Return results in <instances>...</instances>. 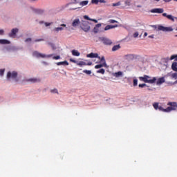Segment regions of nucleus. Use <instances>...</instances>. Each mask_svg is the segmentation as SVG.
I'll return each mask as SVG.
<instances>
[{"mask_svg":"<svg viewBox=\"0 0 177 177\" xmlns=\"http://www.w3.org/2000/svg\"><path fill=\"white\" fill-rule=\"evenodd\" d=\"M167 106H168L167 109H164L162 106H159L158 110L160 111H162L165 113H170L172 111H176L177 109V102H169L167 103Z\"/></svg>","mask_w":177,"mask_h":177,"instance_id":"1","label":"nucleus"},{"mask_svg":"<svg viewBox=\"0 0 177 177\" xmlns=\"http://www.w3.org/2000/svg\"><path fill=\"white\" fill-rule=\"evenodd\" d=\"M151 76H148L147 75H145L144 76H140L139 79L141 82H145V84H155L156 82H157V77H153L152 79H151Z\"/></svg>","mask_w":177,"mask_h":177,"instance_id":"2","label":"nucleus"},{"mask_svg":"<svg viewBox=\"0 0 177 177\" xmlns=\"http://www.w3.org/2000/svg\"><path fill=\"white\" fill-rule=\"evenodd\" d=\"M149 26L153 28L156 31H162L164 32H169L174 30L172 27H165L162 25H151Z\"/></svg>","mask_w":177,"mask_h":177,"instance_id":"3","label":"nucleus"},{"mask_svg":"<svg viewBox=\"0 0 177 177\" xmlns=\"http://www.w3.org/2000/svg\"><path fill=\"white\" fill-rule=\"evenodd\" d=\"M90 24H91L88 21L82 20L80 24V28L84 32H87L91 29Z\"/></svg>","mask_w":177,"mask_h":177,"instance_id":"4","label":"nucleus"},{"mask_svg":"<svg viewBox=\"0 0 177 177\" xmlns=\"http://www.w3.org/2000/svg\"><path fill=\"white\" fill-rule=\"evenodd\" d=\"M32 55L37 59H39V58L45 59V58H50L53 56V54H50V55H47L46 54L39 53L37 51H35V52H33Z\"/></svg>","mask_w":177,"mask_h":177,"instance_id":"5","label":"nucleus"},{"mask_svg":"<svg viewBox=\"0 0 177 177\" xmlns=\"http://www.w3.org/2000/svg\"><path fill=\"white\" fill-rule=\"evenodd\" d=\"M28 82L30 84H36V82H41V79L39 78H36V77H31L29 79H24L22 80V84H26Z\"/></svg>","mask_w":177,"mask_h":177,"instance_id":"6","label":"nucleus"},{"mask_svg":"<svg viewBox=\"0 0 177 177\" xmlns=\"http://www.w3.org/2000/svg\"><path fill=\"white\" fill-rule=\"evenodd\" d=\"M17 75H18V73L15 71H8L7 73V75H6V77H7V80L10 81V79L12 80H16L17 77Z\"/></svg>","mask_w":177,"mask_h":177,"instance_id":"7","label":"nucleus"},{"mask_svg":"<svg viewBox=\"0 0 177 177\" xmlns=\"http://www.w3.org/2000/svg\"><path fill=\"white\" fill-rule=\"evenodd\" d=\"M98 39L99 41H101L102 42H103L104 45H106V46H111L113 44L112 41L107 37H100Z\"/></svg>","mask_w":177,"mask_h":177,"instance_id":"8","label":"nucleus"},{"mask_svg":"<svg viewBox=\"0 0 177 177\" xmlns=\"http://www.w3.org/2000/svg\"><path fill=\"white\" fill-rule=\"evenodd\" d=\"M19 32V29L15 28L11 29V31L8 33V37L15 39L17 37V34Z\"/></svg>","mask_w":177,"mask_h":177,"instance_id":"9","label":"nucleus"},{"mask_svg":"<svg viewBox=\"0 0 177 177\" xmlns=\"http://www.w3.org/2000/svg\"><path fill=\"white\" fill-rule=\"evenodd\" d=\"M86 57L91 58V59H93V58L100 59V56H99L97 53H91L89 54H87Z\"/></svg>","mask_w":177,"mask_h":177,"instance_id":"10","label":"nucleus"},{"mask_svg":"<svg viewBox=\"0 0 177 177\" xmlns=\"http://www.w3.org/2000/svg\"><path fill=\"white\" fill-rule=\"evenodd\" d=\"M32 12H34V13H36L37 15H41L44 13H45V10L40 9V8H32Z\"/></svg>","mask_w":177,"mask_h":177,"instance_id":"11","label":"nucleus"},{"mask_svg":"<svg viewBox=\"0 0 177 177\" xmlns=\"http://www.w3.org/2000/svg\"><path fill=\"white\" fill-rule=\"evenodd\" d=\"M81 21L79 18L75 19L72 23V26L76 28L80 25V27Z\"/></svg>","mask_w":177,"mask_h":177,"instance_id":"12","label":"nucleus"},{"mask_svg":"<svg viewBox=\"0 0 177 177\" xmlns=\"http://www.w3.org/2000/svg\"><path fill=\"white\" fill-rule=\"evenodd\" d=\"M164 9L163 8H153L151 10V13H158L161 14L163 13Z\"/></svg>","mask_w":177,"mask_h":177,"instance_id":"13","label":"nucleus"},{"mask_svg":"<svg viewBox=\"0 0 177 177\" xmlns=\"http://www.w3.org/2000/svg\"><path fill=\"white\" fill-rule=\"evenodd\" d=\"M156 80H157L156 85L160 86L162 84H164V82H165V77H159L158 80L156 79Z\"/></svg>","mask_w":177,"mask_h":177,"instance_id":"14","label":"nucleus"},{"mask_svg":"<svg viewBox=\"0 0 177 177\" xmlns=\"http://www.w3.org/2000/svg\"><path fill=\"white\" fill-rule=\"evenodd\" d=\"M112 75H113L116 78H120L123 77V72L122 71H118L117 73H112Z\"/></svg>","mask_w":177,"mask_h":177,"instance_id":"15","label":"nucleus"},{"mask_svg":"<svg viewBox=\"0 0 177 177\" xmlns=\"http://www.w3.org/2000/svg\"><path fill=\"white\" fill-rule=\"evenodd\" d=\"M118 26V24H115V25H108V26H106L104 28V31H107V30H109L111 29H113L115 28H117Z\"/></svg>","mask_w":177,"mask_h":177,"instance_id":"16","label":"nucleus"},{"mask_svg":"<svg viewBox=\"0 0 177 177\" xmlns=\"http://www.w3.org/2000/svg\"><path fill=\"white\" fill-rule=\"evenodd\" d=\"M11 41L7 39H0V44L2 45H10Z\"/></svg>","mask_w":177,"mask_h":177,"instance_id":"17","label":"nucleus"},{"mask_svg":"<svg viewBox=\"0 0 177 177\" xmlns=\"http://www.w3.org/2000/svg\"><path fill=\"white\" fill-rule=\"evenodd\" d=\"M103 67H107V64H106V62L95 66V69H100Z\"/></svg>","mask_w":177,"mask_h":177,"instance_id":"18","label":"nucleus"},{"mask_svg":"<svg viewBox=\"0 0 177 177\" xmlns=\"http://www.w3.org/2000/svg\"><path fill=\"white\" fill-rule=\"evenodd\" d=\"M56 64L57 66H68L69 64L66 60H65L64 62H57Z\"/></svg>","mask_w":177,"mask_h":177,"instance_id":"19","label":"nucleus"},{"mask_svg":"<svg viewBox=\"0 0 177 177\" xmlns=\"http://www.w3.org/2000/svg\"><path fill=\"white\" fill-rule=\"evenodd\" d=\"M171 70L173 71L177 72V62H174L172 63V64H171Z\"/></svg>","mask_w":177,"mask_h":177,"instance_id":"20","label":"nucleus"},{"mask_svg":"<svg viewBox=\"0 0 177 177\" xmlns=\"http://www.w3.org/2000/svg\"><path fill=\"white\" fill-rule=\"evenodd\" d=\"M72 55L74 57H79L80 55V53L78 52L77 50H73L71 51Z\"/></svg>","mask_w":177,"mask_h":177,"instance_id":"21","label":"nucleus"},{"mask_svg":"<svg viewBox=\"0 0 177 177\" xmlns=\"http://www.w3.org/2000/svg\"><path fill=\"white\" fill-rule=\"evenodd\" d=\"M120 48H121V46L120 44H118L112 47L111 50L115 52L116 50H120Z\"/></svg>","mask_w":177,"mask_h":177,"instance_id":"22","label":"nucleus"},{"mask_svg":"<svg viewBox=\"0 0 177 177\" xmlns=\"http://www.w3.org/2000/svg\"><path fill=\"white\" fill-rule=\"evenodd\" d=\"M176 18H177V17H174L171 15H169L168 17H167V19H168L169 20L171 21L172 22L175 21V19Z\"/></svg>","mask_w":177,"mask_h":177,"instance_id":"23","label":"nucleus"},{"mask_svg":"<svg viewBox=\"0 0 177 177\" xmlns=\"http://www.w3.org/2000/svg\"><path fill=\"white\" fill-rule=\"evenodd\" d=\"M62 30H64L63 27H58V28H55V29H53V31L56 32L57 33H58L59 31H62Z\"/></svg>","mask_w":177,"mask_h":177,"instance_id":"24","label":"nucleus"},{"mask_svg":"<svg viewBox=\"0 0 177 177\" xmlns=\"http://www.w3.org/2000/svg\"><path fill=\"white\" fill-rule=\"evenodd\" d=\"M77 65L79 66L80 67H82V66H86V63L85 62L80 61V62H78Z\"/></svg>","mask_w":177,"mask_h":177,"instance_id":"25","label":"nucleus"},{"mask_svg":"<svg viewBox=\"0 0 177 177\" xmlns=\"http://www.w3.org/2000/svg\"><path fill=\"white\" fill-rule=\"evenodd\" d=\"M88 1H81V2H80V5L81 6H86V5H88Z\"/></svg>","mask_w":177,"mask_h":177,"instance_id":"26","label":"nucleus"},{"mask_svg":"<svg viewBox=\"0 0 177 177\" xmlns=\"http://www.w3.org/2000/svg\"><path fill=\"white\" fill-rule=\"evenodd\" d=\"M108 23L110 24H118V21H116V20H115V19H109V20L108 21Z\"/></svg>","mask_w":177,"mask_h":177,"instance_id":"27","label":"nucleus"},{"mask_svg":"<svg viewBox=\"0 0 177 177\" xmlns=\"http://www.w3.org/2000/svg\"><path fill=\"white\" fill-rule=\"evenodd\" d=\"M48 45L49 46H51V48H53V50H55L56 49V46L55 44L52 43V42H48Z\"/></svg>","mask_w":177,"mask_h":177,"instance_id":"28","label":"nucleus"},{"mask_svg":"<svg viewBox=\"0 0 177 177\" xmlns=\"http://www.w3.org/2000/svg\"><path fill=\"white\" fill-rule=\"evenodd\" d=\"M99 60H100V62H96V63H102L103 64V63L106 62L104 56H102V57H100Z\"/></svg>","mask_w":177,"mask_h":177,"instance_id":"29","label":"nucleus"},{"mask_svg":"<svg viewBox=\"0 0 177 177\" xmlns=\"http://www.w3.org/2000/svg\"><path fill=\"white\" fill-rule=\"evenodd\" d=\"M96 73H101V74L104 75V73H105V70L104 68H100L99 70H97L96 71Z\"/></svg>","mask_w":177,"mask_h":177,"instance_id":"30","label":"nucleus"},{"mask_svg":"<svg viewBox=\"0 0 177 177\" xmlns=\"http://www.w3.org/2000/svg\"><path fill=\"white\" fill-rule=\"evenodd\" d=\"M153 106L154 107V109H155L156 110H158V108L160 107L159 103H158V102H155V103H153Z\"/></svg>","mask_w":177,"mask_h":177,"instance_id":"31","label":"nucleus"},{"mask_svg":"<svg viewBox=\"0 0 177 177\" xmlns=\"http://www.w3.org/2000/svg\"><path fill=\"white\" fill-rule=\"evenodd\" d=\"M170 60H176V61H177V54L176 55H171Z\"/></svg>","mask_w":177,"mask_h":177,"instance_id":"32","label":"nucleus"},{"mask_svg":"<svg viewBox=\"0 0 177 177\" xmlns=\"http://www.w3.org/2000/svg\"><path fill=\"white\" fill-rule=\"evenodd\" d=\"M138 79H136V78H134V79H133V86H138Z\"/></svg>","mask_w":177,"mask_h":177,"instance_id":"33","label":"nucleus"},{"mask_svg":"<svg viewBox=\"0 0 177 177\" xmlns=\"http://www.w3.org/2000/svg\"><path fill=\"white\" fill-rule=\"evenodd\" d=\"M171 77V79L177 80V73H172Z\"/></svg>","mask_w":177,"mask_h":177,"instance_id":"34","label":"nucleus"},{"mask_svg":"<svg viewBox=\"0 0 177 177\" xmlns=\"http://www.w3.org/2000/svg\"><path fill=\"white\" fill-rule=\"evenodd\" d=\"M145 86L147 87V88L149 87V86H148L147 84H145V83H144V84H139V87H140V88H145Z\"/></svg>","mask_w":177,"mask_h":177,"instance_id":"35","label":"nucleus"},{"mask_svg":"<svg viewBox=\"0 0 177 177\" xmlns=\"http://www.w3.org/2000/svg\"><path fill=\"white\" fill-rule=\"evenodd\" d=\"M51 93H55V94H58L59 95V91L57 90V88H54L51 90Z\"/></svg>","mask_w":177,"mask_h":177,"instance_id":"36","label":"nucleus"},{"mask_svg":"<svg viewBox=\"0 0 177 177\" xmlns=\"http://www.w3.org/2000/svg\"><path fill=\"white\" fill-rule=\"evenodd\" d=\"M83 73H86V75H91L92 73L91 71L90 70H84Z\"/></svg>","mask_w":177,"mask_h":177,"instance_id":"37","label":"nucleus"},{"mask_svg":"<svg viewBox=\"0 0 177 177\" xmlns=\"http://www.w3.org/2000/svg\"><path fill=\"white\" fill-rule=\"evenodd\" d=\"M20 48L16 46H11V51H17L19 50Z\"/></svg>","mask_w":177,"mask_h":177,"instance_id":"38","label":"nucleus"},{"mask_svg":"<svg viewBox=\"0 0 177 177\" xmlns=\"http://www.w3.org/2000/svg\"><path fill=\"white\" fill-rule=\"evenodd\" d=\"M93 32H94L95 34H97L99 32V29L98 28H96V26L93 28Z\"/></svg>","mask_w":177,"mask_h":177,"instance_id":"39","label":"nucleus"},{"mask_svg":"<svg viewBox=\"0 0 177 177\" xmlns=\"http://www.w3.org/2000/svg\"><path fill=\"white\" fill-rule=\"evenodd\" d=\"M162 60H163L164 62L167 63L169 60H171V58L169 59V57H165L163 58Z\"/></svg>","mask_w":177,"mask_h":177,"instance_id":"40","label":"nucleus"},{"mask_svg":"<svg viewBox=\"0 0 177 177\" xmlns=\"http://www.w3.org/2000/svg\"><path fill=\"white\" fill-rule=\"evenodd\" d=\"M5 68L0 69V76L3 77L4 75Z\"/></svg>","mask_w":177,"mask_h":177,"instance_id":"41","label":"nucleus"},{"mask_svg":"<svg viewBox=\"0 0 177 177\" xmlns=\"http://www.w3.org/2000/svg\"><path fill=\"white\" fill-rule=\"evenodd\" d=\"M91 3H92V4L98 5V3H99V0H91Z\"/></svg>","mask_w":177,"mask_h":177,"instance_id":"42","label":"nucleus"},{"mask_svg":"<svg viewBox=\"0 0 177 177\" xmlns=\"http://www.w3.org/2000/svg\"><path fill=\"white\" fill-rule=\"evenodd\" d=\"M84 19L86 20V21H91V18H90L88 15H84L83 17Z\"/></svg>","mask_w":177,"mask_h":177,"instance_id":"43","label":"nucleus"},{"mask_svg":"<svg viewBox=\"0 0 177 177\" xmlns=\"http://www.w3.org/2000/svg\"><path fill=\"white\" fill-rule=\"evenodd\" d=\"M121 6V2L118 1V3H112V6L115 7V6Z\"/></svg>","mask_w":177,"mask_h":177,"instance_id":"44","label":"nucleus"},{"mask_svg":"<svg viewBox=\"0 0 177 177\" xmlns=\"http://www.w3.org/2000/svg\"><path fill=\"white\" fill-rule=\"evenodd\" d=\"M127 57H129V59H134V55L133 54L127 55Z\"/></svg>","mask_w":177,"mask_h":177,"instance_id":"45","label":"nucleus"},{"mask_svg":"<svg viewBox=\"0 0 177 177\" xmlns=\"http://www.w3.org/2000/svg\"><path fill=\"white\" fill-rule=\"evenodd\" d=\"M69 60H70V62H71L74 64H77V63H78V61H76L75 59H74L73 58H71Z\"/></svg>","mask_w":177,"mask_h":177,"instance_id":"46","label":"nucleus"},{"mask_svg":"<svg viewBox=\"0 0 177 177\" xmlns=\"http://www.w3.org/2000/svg\"><path fill=\"white\" fill-rule=\"evenodd\" d=\"M6 50L8 52L12 51V46H7V47H6Z\"/></svg>","mask_w":177,"mask_h":177,"instance_id":"47","label":"nucleus"},{"mask_svg":"<svg viewBox=\"0 0 177 177\" xmlns=\"http://www.w3.org/2000/svg\"><path fill=\"white\" fill-rule=\"evenodd\" d=\"M31 41H32V39L27 38L26 39L24 40V42L25 43H28V42H30Z\"/></svg>","mask_w":177,"mask_h":177,"instance_id":"48","label":"nucleus"},{"mask_svg":"<svg viewBox=\"0 0 177 177\" xmlns=\"http://www.w3.org/2000/svg\"><path fill=\"white\" fill-rule=\"evenodd\" d=\"M45 41L44 39H35L34 41L35 42H40V41Z\"/></svg>","mask_w":177,"mask_h":177,"instance_id":"49","label":"nucleus"},{"mask_svg":"<svg viewBox=\"0 0 177 177\" xmlns=\"http://www.w3.org/2000/svg\"><path fill=\"white\" fill-rule=\"evenodd\" d=\"M44 24L46 27H48V26H50L51 24H53V22H50V23L49 22H45Z\"/></svg>","mask_w":177,"mask_h":177,"instance_id":"50","label":"nucleus"},{"mask_svg":"<svg viewBox=\"0 0 177 177\" xmlns=\"http://www.w3.org/2000/svg\"><path fill=\"white\" fill-rule=\"evenodd\" d=\"M138 35H139V32H135L133 33V37H134V38L138 37Z\"/></svg>","mask_w":177,"mask_h":177,"instance_id":"51","label":"nucleus"},{"mask_svg":"<svg viewBox=\"0 0 177 177\" xmlns=\"http://www.w3.org/2000/svg\"><path fill=\"white\" fill-rule=\"evenodd\" d=\"M53 59H55V60H59V59H61V57L60 55L54 56Z\"/></svg>","mask_w":177,"mask_h":177,"instance_id":"52","label":"nucleus"},{"mask_svg":"<svg viewBox=\"0 0 177 177\" xmlns=\"http://www.w3.org/2000/svg\"><path fill=\"white\" fill-rule=\"evenodd\" d=\"M91 21L94 22L95 24H97L98 23V20L96 19H91Z\"/></svg>","mask_w":177,"mask_h":177,"instance_id":"53","label":"nucleus"},{"mask_svg":"<svg viewBox=\"0 0 177 177\" xmlns=\"http://www.w3.org/2000/svg\"><path fill=\"white\" fill-rule=\"evenodd\" d=\"M106 101H107V102L109 101V104H113V100H111V99L106 100Z\"/></svg>","mask_w":177,"mask_h":177,"instance_id":"54","label":"nucleus"},{"mask_svg":"<svg viewBox=\"0 0 177 177\" xmlns=\"http://www.w3.org/2000/svg\"><path fill=\"white\" fill-rule=\"evenodd\" d=\"M4 34V30L3 29H1L0 30V35H3Z\"/></svg>","mask_w":177,"mask_h":177,"instance_id":"55","label":"nucleus"},{"mask_svg":"<svg viewBox=\"0 0 177 177\" xmlns=\"http://www.w3.org/2000/svg\"><path fill=\"white\" fill-rule=\"evenodd\" d=\"M166 84L171 85V86L174 84V82H167Z\"/></svg>","mask_w":177,"mask_h":177,"instance_id":"56","label":"nucleus"},{"mask_svg":"<svg viewBox=\"0 0 177 177\" xmlns=\"http://www.w3.org/2000/svg\"><path fill=\"white\" fill-rule=\"evenodd\" d=\"M171 73H169L167 75L164 76V77H171Z\"/></svg>","mask_w":177,"mask_h":177,"instance_id":"57","label":"nucleus"},{"mask_svg":"<svg viewBox=\"0 0 177 177\" xmlns=\"http://www.w3.org/2000/svg\"><path fill=\"white\" fill-rule=\"evenodd\" d=\"M101 26H102V24H97L95 25V27L97 28H100Z\"/></svg>","mask_w":177,"mask_h":177,"instance_id":"58","label":"nucleus"},{"mask_svg":"<svg viewBox=\"0 0 177 177\" xmlns=\"http://www.w3.org/2000/svg\"><path fill=\"white\" fill-rule=\"evenodd\" d=\"M61 27H65L68 30V27H66V25L64 24H62L60 25Z\"/></svg>","mask_w":177,"mask_h":177,"instance_id":"59","label":"nucleus"},{"mask_svg":"<svg viewBox=\"0 0 177 177\" xmlns=\"http://www.w3.org/2000/svg\"><path fill=\"white\" fill-rule=\"evenodd\" d=\"M169 15H167V13H163L162 14V16L165 17H168Z\"/></svg>","mask_w":177,"mask_h":177,"instance_id":"60","label":"nucleus"},{"mask_svg":"<svg viewBox=\"0 0 177 177\" xmlns=\"http://www.w3.org/2000/svg\"><path fill=\"white\" fill-rule=\"evenodd\" d=\"M98 2L99 3H105L106 1L105 0H98Z\"/></svg>","mask_w":177,"mask_h":177,"instance_id":"61","label":"nucleus"},{"mask_svg":"<svg viewBox=\"0 0 177 177\" xmlns=\"http://www.w3.org/2000/svg\"><path fill=\"white\" fill-rule=\"evenodd\" d=\"M93 64V63L91 62H88V63H86V66H91Z\"/></svg>","mask_w":177,"mask_h":177,"instance_id":"62","label":"nucleus"},{"mask_svg":"<svg viewBox=\"0 0 177 177\" xmlns=\"http://www.w3.org/2000/svg\"><path fill=\"white\" fill-rule=\"evenodd\" d=\"M148 37H149V38H152V39H153V38H154V35H149V36H148Z\"/></svg>","mask_w":177,"mask_h":177,"instance_id":"63","label":"nucleus"},{"mask_svg":"<svg viewBox=\"0 0 177 177\" xmlns=\"http://www.w3.org/2000/svg\"><path fill=\"white\" fill-rule=\"evenodd\" d=\"M129 3H130V2H129V1H124V4H126L127 6H129Z\"/></svg>","mask_w":177,"mask_h":177,"instance_id":"64","label":"nucleus"}]
</instances>
